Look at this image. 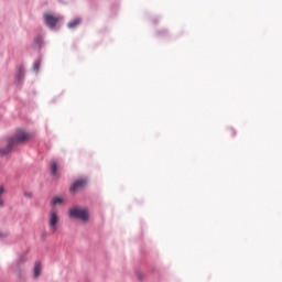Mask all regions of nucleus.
Segmentation results:
<instances>
[{
	"instance_id": "nucleus-1",
	"label": "nucleus",
	"mask_w": 282,
	"mask_h": 282,
	"mask_svg": "<svg viewBox=\"0 0 282 282\" xmlns=\"http://www.w3.org/2000/svg\"><path fill=\"white\" fill-rule=\"evenodd\" d=\"M65 204V197L63 196H53L50 202L51 210L47 214L48 228L52 232H56L58 228V223L61 221V216L58 215V209L56 206H63Z\"/></svg>"
},
{
	"instance_id": "nucleus-2",
	"label": "nucleus",
	"mask_w": 282,
	"mask_h": 282,
	"mask_svg": "<svg viewBox=\"0 0 282 282\" xmlns=\"http://www.w3.org/2000/svg\"><path fill=\"white\" fill-rule=\"evenodd\" d=\"M32 134L25 132V130L19 129L15 131V134L7 140V147L0 149V155H8L12 148L17 147V144H23L31 140Z\"/></svg>"
},
{
	"instance_id": "nucleus-3",
	"label": "nucleus",
	"mask_w": 282,
	"mask_h": 282,
	"mask_svg": "<svg viewBox=\"0 0 282 282\" xmlns=\"http://www.w3.org/2000/svg\"><path fill=\"white\" fill-rule=\"evenodd\" d=\"M72 217H75L76 219H80V221L87 223L89 221V210H87V208L73 207Z\"/></svg>"
},
{
	"instance_id": "nucleus-4",
	"label": "nucleus",
	"mask_w": 282,
	"mask_h": 282,
	"mask_svg": "<svg viewBox=\"0 0 282 282\" xmlns=\"http://www.w3.org/2000/svg\"><path fill=\"white\" fill-rule=\"evenodd\" d=\"M61 21V18L52 14V13H46L44 14V23L47 25V28L54 29L56 28V23Z\"/></svg>"
},
{
	"instance_id": "nucleus-5",
	"label": "nucleus",
	"mask_w": 282,
	"mask_h": 282,
	"mask_svg": "<svg viewBox=\"0 0 282 282\" xmlns=\"http://www.w3.org/2000/svg\"><path fill=\"white\" fill-rule=\"evenodd\" d=\"M51 176L54 177V180L61 177V163L56 159L51 161Z\"/></svg>"
},
{
	"instance_id": "nucleus-6",
	"label": "nucleus",
	"mask_w": 282,
	"mask_h": 282,
	"mask_svg": "<svg viewBox=\"0 0 282 282\" xmlns=\"http://www.w3.org/2000/svg\"><path fill=\"white\" fill-rule=\"evenodd\" d=\"M87 184H89V181L87 178H77L73 183L72 192L76 193V191H83V188L87 187Z\"/></svg>"
},
{
	"instance_id": "nucleus-7",
	"label": "nucleus",
	"mask_w": 282,
	"mask_h": 282,
	"mask_svg": "<svg viewBox=\"0 0 282 282\" xmlns=\"http://www.w3.org/2000/svg\"><path fill=\"white\" fill-rule=\"evenodd\" d=\"M41 270H42L41 262L36 261L34 263V268H33V276H34V279H39V276H41Z\"/></svg>"
},
{
	"instance_id": "nucleus-8",
	"label": "nucleus",
	"mask_w": 282,
	"mask_h": 282,
	"mask_svg": "<svg viewBox=\"0 0 282 282\" xmlns=\"http://www.w3.org/2000/svg\"><path fill=\"white\" fill-rule=\"evenodd\" d=\"M24 74H25V69L23 68V66H20L18 69V79L21 80Z\"/></svg>"
},
{
	"instance_id": "nucleus-9",
	"label": "nucleus",
	"mask_w": 282,
	"mask_h": 282,
	"mask_svg": "<svg viewBox=\"0 0 282 282\" xmlns=\"http://www.w3.org/2000/svg\"><path fill=\"white\" fill-rule=\"evenodd\" d=\"M3 193H6V188L3 186H0V208L3 206Z\"/></svg>"
},
{
	"instance_id": "nucleus-10",
	"label": "nucleus",
	"mask_w": 282,
	"mask_h": 282,
	"mask_svg": "<svg viewBox=\"0 0 282 282\" xmlns=\"http://www.w3.org/2000/svg\"><path fill=\"white\" fill-rule=\"evenodd\" d=\"M80 19H75L72 23V28H76V25H79Z\"/></svg>"
},
{
	"instance_id": "nucleus-11",
	"label": "nucleus",
	"mask_w": 282,
	"mask_h": 282,
	"mask_svg": "<svg viewBox=\"0 0 282 282\" xmlns=\"http://www.w3.org/2000/svg\"><path fill=\"white\" fill-rule=\"evenodd\" d=\"M24 197H28L29 199L32 198V192H25Z\"/></svg>"
},
{
	"instance_id": "nucleus-12",
	"label": "nucleus",
	"mask_w": 282,
	"mask_h": 282,
	"mask_svg": "<svg viewBox=\"0 0 282 282\" xmlns=\"http://www.w3.org/2000/svg\"><path fill=\"white\" fill-rule=\"evenodd\" d=\"M137 276H138V279H144V274H142V273H137Z\"/></svg>"
},
{
	"instance_id": "nucleus-13",
	"label": "nucleus",
	"mask_w": 282,
	"mask_h": 282,
	"mask_svg": "<svg viewBox=\"0 0 282 282\" xmlns=\"http://www.w3.org/2000/svg\"><path fill=\"white\" fill-rule=\"evenodd\" d=\"M35 69H39V63L34 64Z\"/></svg>"
},
{
	"instance_id": "nucleus-14",
	"label": "nucleus",
	"mask_w": 282,
	"mask_h": 282,
	"mask_svg": "<svg viewBox=\"0 0 282 282\" xmlns=\"http://www.w3.org/2000/svg\"><path fill=\"white\" fill-rule=\"evenodd\" d=\"M68 217H72V209H68Z\"/></svg>"
}]
</instances>
